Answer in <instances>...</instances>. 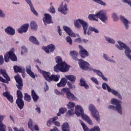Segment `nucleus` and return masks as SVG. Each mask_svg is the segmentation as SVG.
I'll return each instance as SVG.
<instances>
[{
  "label": "nucleus",
  "instance_id": "nucleus-38",
  "mask_svg": "<svg viewBox=\"0 0 131 131\" xmlns=\"http://www.w3.org/2000/svg\"><path fill=\"white\" fill-rule=\"evenodd\" d=\"M67 111V108L61 107L59 110V113L57 114V116H61V114H64Z\"/></svg>",
  "mask_w": 131,
  "mask_h": 131
},
{
  "label": "nucleus",
  "instance_id": "nucleus-46",
  "mask_svg": "<svg viewBox=\"0 0 131 131\" xmlns=\"http://www.w3.org/2000/svg\"><path fill=\"white\" fill-rule=\"evenodd\" d=\"M89 29L90 30V31H94V32H95V33H99V30L95 28L89 27Z\"/></svg>",
  "mask_w": 131,
  "mask_h": 131
},
{
  "label": "nucleus",
  "instance_id": "nucleus-14",
  "mask_svg": "<svg viewBox=\"0 0 131 131\" xmlns=\"http://www.w3.org/2000/svg\"><path fill=\"white\" fill-rule=\"evenodd\" d=\"M43 21L44 22L45 25L47 24H51L53 23V20H52V16L51 15L45 13V17L43 18Z\"/></svg>",
  "mask_w": 131,
  "mask_h": 131
},
{
  "label": "nucleus",
  "instance_id": "nucleus-48",
  "mask_svg": "<svg viewBox=\"0 0 131 131\" xmlns=\"http://www.w3.org/2000/svg\"><path fill=\"white\" fill-rule=\"evenodd\" d=\"M106 40L110 43H115V41L111 38H106Z\"/></svg>",
  "mask_w": 131,
  "mask_h": 131
},
{
  "label": "nucleus",
  "instance_id": "nucleus-6",
  "mask_svg": "<svg viewBox=\"0 0 131 131\" xmlns=\"http://www.w3.org/2000/svg\"><path fill=\"white\" fill-rule=\"evenodd\" d=\"M111 104L113 105H116V107H115L114 105H110L108 106V109H113L114 111L116 110L119 114H122V108L120 105V101L113 98L111 100Z\"/></svg>",
  "mask_w": 131,
  "mask_h": 131
},
{
  "label": "nucleus",
  "instance_id": "nucleus-63",
  "mask_svg": "<svg viewBox=\"0 0 131 131\" xmlns=\"http://www.w3.org/2000/svg\"><path fill=\"white\" fill-rule=\"evenodd\" d=\"M51 119L52 120V122L54 123L58 119V117H54L53 118H51Z\"/></svg>",
  "mask_w": 131,
  "mask_h": 131
},
{
  "label": "nucleus",
  "instance_id": "nucleus-51",
  "mask_svg": "<svg viewBox=\"0 0 131 131\" xmlns=\"http://www.w3.org/2000/svg\"><path fill=\"white\" fill-rule=\"evenodd\" d=\"M67 41L71 46V45H72V39H71V37H70V36H67Z\"/></svg>",
  "mask_w": 131,
  "mask_h": 131
},
{
  "label": "nucleus",
  "instance_id": "nucleus-9",
  "mask_svg": "<svg viewBox=\"0 0 131 131\" xmlns=\"http://www.w3.org/2000/svg\"><path fill=\"white\" fill-rule=\"evenodd\" d=\"M89 110L91 112L93 117H94L98 122H99L100 115H99V112H98L95 106L93 104H90L89 105Z\"/></svg>",
  "mask_w": 131,
  "mask_h": 131
},
{
  "label": "nucleus",
  "instance_id": "nucleus-11",
  "mask_svg": "<svg viewBox=\"0 0 131 131\" xmlns=\"http://www.w3.org/2000/svg\"><path fill=\"white\" fill-rule=\"evenodd\" d=\"M79 49L80 50L79 54L82 59H84L86 57H89V52L82 46L79 45Z\"/></svg>",
  "mask_w": 131,
  "mask_h": 131
},
{
  "label": "nucleus",
  "instance_id": "nucleus-33",
  "mask_svg": "<svg viewBox=\"0 0 131 131\" xmlns=\"http://www.w3.org/2000/svg\"><path fill=\"white\" fill-rule=\"evenodd\" d=\"M31 97L34 101V102H37V100L39 99L38 95L36 94V93H35V91L34 90L31 91Z\"/></svg>",
  "mask_w": 131,
  "mask_h": 131
},
{
  "label": "nucleus",
  "instance_id": "nucleus-31",
  "mask_svg": "<svg viewBox=\"0 0 131 131\" xmlns=\"http://www.w3.org/2000/svg\"><path fill=\"white\" fill-rule=\"evenodd\" d=\"M65 77L67 78L69 81H71L72 83H74L75 80H76V77L73 75H66Z\"/></svg>",
  "mask_w": 131,
  "mask_h": 131
},
{
  "label": "nucleus",
  "instance_id": "nucleus-13",
  "mask_svg": "<svg viewBox=\"0 0 131 131\" xmlns=\"http://www.w3.org/2000/svg\"><path fill=\"white\" fill-rule=\"evenodd\" d=\"M42 49L44 50L46 53L49 54L50 52H54V50H56V47L53 44H50L47 47H42Z\"/></svg>",
  "mask_w": 131,
  "mask_h": 131
},
{
  "label": "nucleus",
  "instance_id": "nucleus-59",
  "mask_svg": "<svg viewBox=\"0 0 131 131\" xmlns=\"http://www.w3.org/2000/svg\"><path fill=\"white\" fill-rule=\"evenodd\" d=\"M57 28H58V32L59 33V35H60V36H61V35H62V33H61V31H62V30H61V28L59 26L57 27Z\"/></svg>",
  "mask_w": 131,
  "mask_h": 131
},
{
  "label": "nucleus",
  "instance_id": "nucleus-60",
  "mask_svg": "<svg viewBox=\"0 0 131 131\" xmlns=\"http://www.w3.org/2000/svg\"><path fill=\"white\" fill-rule=\"evenodd\" d=\"M46 86L44 88L45 92L49 90V86H48V83L47 82H45Z\"/></svg>",
  "mask_w": 131,
  "mask_h": 131
},
{
  "label": "nucleus",
  "instance_id": "nucleus-42",
  "mask_svg": "<svg viewBox=\"0 0 131 131\" xmlns=\"http://www.w3.org/2000/svg\"><path fill=\"white\" fill-rule=\"evenodd\" d=\"M74 114V111H72L71 110H69L66 114V116H67V117H70V116H72Z\"/></svg>",
  "mask_w": 131,
  "mask_h": 131
},
{
  "label": "nucleus",
  "instance_id": "nucleus-35",
  "mask_svg": "<svg viewBox=\"0 0 131 131\" xmlns=\"http://www.w3.org/2000/svg\"><path fill=\"white\" fill-rule=\"evenodd\" d=\"M29 39L30 41H31V42H32L35 45H38V46H39V42L38 41V40H37V39H36V38H35L34 36H30Z\"/></svg>",
  "mask_w": 131,
  "mask_h": 131
},
{
  "label": "nucleus",
  "instance_id": "nucleus-4",
  "mask_svg": "<svg viewBox=\"0 0 131 131\" xmlns=\"http://www.w3.org/2000/svg\"><path fill=\"white\" fill-rule=\"evenodd\" d=\"M14 79L17 82V84L16 85L18 89L16 91L17 99H23V94L22 93V88H23V80L19 75L15 76Z\"/></svg>",
  "mask_w": 131,
  "mask_h": 131
},
{
  "label": "nucleus",
  "instance_id": "nucleus-19",
  "mask_svg": "<svg viewBox=\"0 0 131 131\" xmlns=\"http://www.w3.org/2000/svg\"><path fill=\"white\" fill-rule=\"evenodd\" d=\"M3 95L4 97H5V98L10 102V103H13L14 102L13 96L8 92L6 91L5 92H3Z\"/></svg>",
  "mask_w": 131,
  "mask_h": 131
},
{
  "label": "nucleus",
  "instance_id": "nucleus-1",
  "mask_svg": "<svg viewBox=\"0 0 131 131\" xmlns=\"http://www.w3.org/2000/svg\"><path fill=\"white\" fill-rule=\"evenodd\" d=\"M55 61L57 64L54 67L55 72H68L69 71L70 66L67 64L65 61L63 62L60 56L56 57Z\"/></svg>",
  "mask_w": 131,
  "mask_h": 131
},
{
  "label": "nucleus",
  "instance_id": "nucleus-52",
  "mask_svg": "<svg viewBox=\"0 0 131 131\" xmlns=\"http://www.w3.org/2000/svg\"><path fill=\"white\" fill-rule=\"evenodd\" d=\"M91 80L94 82L95 84H99V81H98V80L96 78L91 77Z\"/></svg>",
  "mask_w": 131,
  "mask_h": 131
},
{
  "label": "nucleus",
  "instance_id": "nucleus-40",
  "mask_svg": "<svg viewBox=\"0 0 131 131\" xmlns=\"http://www.w3.org/2000/svg\"><path fill=\"white\" fill-rule=\"evenodd\" d=\"M74 107H75V103L74 102H70L68 104V108L70 110L74 111Z\"/></svg>",
  "mask_w": 131,
  "mask_h": 131
},
{
  "label": "nucleus",
  "instance_id": "nucleus-22",
  "mask_svg": "<svg viewBox=\"0 0 131 131\" xmlns=\"http://www.w3.org/2000/svg\"><path fill=\"white\" fill-rule=\"evenodd\" d=\"M5 31L6 33L8 34L9 35H15V29L11 27H7Z\"/></svg>",
  "mask_w": 131,
  "mask_h": 131
},
{
  "label": "nucleus",
  "instance_id": "nucleus-7",
  "mask_svg": "<svg viewBox=\"0 0 131 131\" xmlns=\"http://www.w3.org/2000/svg\"><path fill=\"white\" fill-rule=\"evenodd\" d=\"M10 59L14 62H16L18 60L13 51H9L4 55V60L6 63H8L10 61Z\"/></svg>",
  "mask_w": 131,
  "mask_h": 131
},
{
  "label": "nucleus",
  "instance_id": "nucleus-36",
  "mask_svg": "<svg viewBox=\"0 0 131 131\" xmlns=\"http://www.w3.org/2000/svg\"><path fill=\"white\" fill-rule=\"evenodd\" d=\"M62 131H70V127L68 123H64L62 125Z\"/></svg>",
  "mask_w": 131,
  "mask_h": 131
},
{
  "label": "nucleus",
  "instance_id": "nucleus-54",
  "mask_svg": "<svg viewBox=\"0 0 131 131\" xmlns=\"http://www.w3.org/2000/svg\"><path fill=\"white\" fill-rule=\"evenodd\" d=\"M103 58L105 59V60H106V61H109L110 62L112 61V60L108 58V56H107L106 54H103Z\"/></svg>",
  "mask_w": 131,
  "mask_h": 131
},
{
  "label": "nucleus",
  "instance_id": "nucleus-15",
  "mask_svg": "<svg viewBox=\"0 0 131 131\" xmlns=\"http://www.w3.org/2000/svg\"><path fill=\"white\" fill-rule=\"evenodd\" d=\"M63 30H64V31H66V32H67L69 35L71 36V37H76V35L74 33H73V31H72V30H71L70 28L67 26H64L63 27Z\"/></svg>",
  "mask_w": 131,
  "mask_h": 131
},
{
  "label": "nucleus",
  "instance_id": "nucleus-3",
  "mask_svg": "<svg viewBox=\"0 0 131 131\" xmlns=\"http://www.w3.org/2000/svg\"><path fill=\"white\" fill-rule=\"evenodd\" d=\"M99 18L102 22H106L108 20V16L103 10H101L96 14H90L89 19L91 21H99Z\"/></svg>",
  "mask_w": 131,
  "mask_h": 131
},
{
  "label": "nucleus",
  "instance_id": "nucleus-43",
  "mask_svg": "<svg viewBox=\"0 0 131 131\" xmlns=\"http://www.w3.org/2000/svg\"><path fill=\"white\" fill-rule=\"evenodd\" d=\"M67 83L68 88L71 89V90H74L75 89V85H73L71 82L68 81Z\"/></svg>",
  "mask_w": 131,
  "mask_h": 131
},
{
  "label": "nucleus",
  "instance_id": "nucleus-30",
  "mask_svg": "<svg viewBox=\"0 0 131 131\" xmlns=\"http://www.w3.org/2000/svg\"><path fill=\"white\" fill-rule=\"evenodd\" d=\"M80 86H83L85 90H88V89H90V86H89V84L85 82L84 79L82 78L80 80Z\"/></svg>",
  "mask_w": 131,
  "mask_h": 131
},
{
  "label": "nucleus",
  "instance_id": "nucleus-28",
  "mask_svg": "<svg viewBox=\"0 0 131 131\" xmlns=\"http://www.w3.org/2000/svg\"><path fill=\"white\" fill-rule=\"evenodd\" d=\"M5 117V116L0 114V131H6V125L3 124V120H4Z\"/></svg>",
  "mask_w": 131,
  "mask_h": 131
},
{
  "label": "nucleus",
  "instance_id": "nucleus-39",
  "mask_svg": "<svg viewBox=\"0 0 131 131\" xmlns=\"http://www.w3.org/2000/svg\"><path fill=\"white\" fill-rule=\"evenodd\" d=\"M80 20H82V19H77L74 21V26L77 28H80L81 27V24H80Z\"/></svg>",
  "mask_w": 131,
  "mask_h": 131
},
{
  "label": "nucleus",
  "instance_id": "nucleus-32",
  "mask_svg": "<svg viewBox=\"0 0 131 131\" xmlns=\"http://www.w3.org/2000/svg\"><path fill=\"white\" fill-rule=\"evenodd\" d=\"M13 70L15 73H20V72H23L24 71V68H21L17 66H14L13 67Z\"/></svg>",
  "mask_w": 131,
  "mask_h": 131
},
{
  "label": "nucleus",
  "instance_id": "nucleus-53",
  "mask_svg": "<svg viewBox=\"0 0 131 131\" xmlns=\"http://www.w3.org/2000/svg\"><path fill=\"white\" fill-rule=\"evenodd\" d=\"M75 42H78L79 43H82V40H81V38H78L74 40Z\"/></svg>",
  "mask_w": 131,
  "mask_h": 131
},
{
  "label": "nucleus",
  "instance_id": "nucleus-44",
  "mask_svg": "<svg viewBox=\"0 0 131 131\" xmlns=\"http://www.w3.org/2000/svg\"><path fill=\"white\" fill-rule=\"evenodd\" d=\"M94 2H95V3H97V4H99V5H101V6H106V3L104 2H103L102 0H93Z\"/></svg>",
  "mask_w": 131,
  "mask_h": 131
},
{
  "label": "nucleus",
  "instance_id": "nucleus-21",
  "mask_svg": "<svg viewBox=\"0 0 131 131\" xmlns=\"http://www.w3.org/2000/svg\"><path fill=\"white\" fill-rule=\"evenodd\" d=\"M68 10V9H67V5L64 4L63 7V3H62L61 6H60L58 9L59 12H60V13L64 14H67Z\"/></svg>",
  "mask_w": 131,
  "mask_h": 131
},
{
  "label": "nucleus",
  "instance_id": "nucleus-17",
  "mask_svg": "<svg viewBox=\"0 0 131 131\" xmlns=\"http://www.w3.org/2000/svg\"><path fill=\"white\" fill-rule=\"evenodd\" d=\"M29 28V24H25L23 25L19 29L17 30L19 33H23L24 32H27L28 28Z\"/></svg>",
  "mask_w": 131,
  "mask_h": 131
},
{
  "label": "nucleus",
  "instance_id": "nucleus-23",
  "mask_svg": "<svg viewBox=\"0 0 131 131\" xmlns=\"http://www.w3.org/2000/svg\"><path fill=\"white\" fill-rule=\"evenodd\" d=\"M16 104L17 105V106L20 109V110H22V109H23V107L25 106L23 99H16Z\"/></svg>",
  "mask_w": 131,
  "mask_h": 131
},
{
  "label": "nucleus",
  "instance_id": "nucleus-26",
  "mask_svg": "<svg viewBox=\"0 0 131 131\" xmlns=\"http://www.w3.org/2000/svg\"><path fill=\"white\" fill-rule=\"evenodd\" d=\"M66 84H67V80L65 78H62L60 81L57 84V85L58 88H64Z\"/></svg>",
  "mask_w": 131,
  "mask_h": 131
},
{
  "label": "nucleus",
  "instance_id": "nucleus-29",
  "mask_svg": "<svg viewBox=\"0 0 131 131\" xmlns=\"http://www.w3.org/2000/svg\"><path fill=\"white\" fill-rule=\"evenodd\" d=\"M0 74H2L4 78H6L8 81H10V77H9V75H8V74L7 73V71L5 69H0Z\"/></svg>",
  "mask_w": 131,
  "mask_h": 131
},
{
  "label": "nucleus",
  "instance_id": "nucleus-10",
  "mask_svg": "<svg viewBox=\"0 0 131 131\" xmlns=\"http://www.w3.org/2000/svg\"><path fill=\"white\" fill-rule=\"evenodd\" d=\"M106 88H107V92H108V93H112L113 94V95H114L115 96H117V97H118V98H119V99H120V100H121V99H122L121 95H120V94H119L118 92H117L113 89V90L111 89L110 86H109V85H108V84H107V83H103L102 84L103 90H105L106 89Z\"/></svg>",
  "mask_w": 131,
  "mask_h": 131
},
{
  "label": "nucleus",
  "instance_id": "nucleus-8",
  "mask_svg": "<svg viewBox=\"0 0 131 131\" xmlns=\"http://www.w3.org/2000/svg\"><path fill=\"white\" fill-rule=\"evenodd\" d=\"M61 93L66 94L67 99L70 101L72 100H76V97L74 96V94H72L70 91V89L68 88H62L61 90Z\"/></svg>",
  "mask_w": 131,
  "mask_h": 131
},
{
  "label": "nucleus",
  "instance_id": "nucleus-18",
  "mask_svg": "<svg viewBox=\"0 0 131 131\" xmlns=\"http://www.w3.org/2000/svg\"><path fill=\"white\" fill-rule=\"evenodd\" d=\"M41 74L42 75L43 77H44L46 81L48 82H50L51 80V73L49 72H46V71H43Z\"/></svg>",
  "mask_w": 131,
  "mask_h": 131
},
{
  "label": "nucleus",
  "instance_id": "nucleus-64",
  "mask_svg": "<svg viewBox=\"0 0 131 131\" xmlns=\"http://www.w3.org/2000/svg\"><path fill=\"white\" fill-rule=\"evenodd\" d=\"M36 67L38 71L39 72H40V73H41L43 71V70H40V69H39V67L38 66H36Z\"/></svg>",
  "mask_w": 131,
  "mask_h": 131
},
{
  "label": "nucleus",
  "instance_id": "nucleus-47",
  "mask_svg": "<svg viewBox=\"0 0 131 131\" xmlns=\"http://www.w3.org/2000/svg\"><path fill=\"white\" fill-rule=\"evenodd\" d=\"M9 81H10L11 80H10ZM9 81L7 80V79L6 80V79H4V78H3V77H1V76L0 77V81L1 82H4V83H9Z\"/></svg>",
  "mask_w": 131,
  "mask_h": 131
},
{
  "label": "nucleus",
  "instance_id": "nucleus-49",
  "mask_svg": "<svg viewBox=\"0 0 131 131\" xmlns=\"http://www.w3.org/2000/svg\"><path fill=\"white\" fill-rule=\"evenodd\" d=\"M112 18L114 21H117V20H118V16H117V15L116 13H114L112 14Z\"/></svg>",
  "mask_w": 131,
  "mask_h": 131
},
{
  "label": "nucleus",
  "instance_id": "nucleus-24",
  "mask_svg": "<svg viewBox=\"0 0 131 131\" xmlns=\"http://www.w3.org/2000/svg\"><path fill=\"white\" fill-rule=\"evenodd\" d=\"M120 19L124 24V26L126 27V29H128V24H129L130 23L126 18H124V17H123L122 15L120 16Z\"/></svg>",
  "mask_w": 131,
  "mask_h": 131
},
{
  "label": "nucleus",
  "instance_id": "nucleus-57",
  "mask_svg": "<svg viewBox=\"0 0 131 131\" xmlns=\"http://www.w3.org/2000/svg\"><path fill=\"white\" fill-rule=\"evenodd\" d=\"M52 122H52V119H50L47 121V124L48 126H51V124H52Z\"/></svg>",
  "mask_w": 131,
  "mask_h": 131
},
{
  "label": "nucleus",
  "instance_id": "nucleus-61",
  "mask_svg": "<svg viewBox=\"0 0 131 131\" xmlns=\"http://www.w3.org/2000/svg\"><path fill=\"white\" fill-rule=\"evenodd\" d=\"M14 131H25L24 130V128H20L19 129H18L17 128H14Z\"/></svg>",
  "mask_w": 131,
  "mask_h": 131
},
{
  "label": "nucleus",
  "instance_id": "nucleus-34",
  "mask_svg": "<svg viewBox=\"0 0 131 131\" xmlns=\"http://www.w3.org/2000/svg\"><path fill=\"white\" fill-rule=\"evenodd\" d=\"M59 78H60V75L52 74L51 75L50 82L51 81H59Z\"/></svg>",
  "mask_w": 131,
  "mask_h": 131
},
{
  "label": "nucleus",
  "instance_id": "nucleus-58",
  "mask_svg": "<svg viewBox=\"0 0 131 131\" xmlns=\"http://www.w3.org/2000/svg\"><path fill=\"white\" fill-rule=\"evenodd\" d=\"M54 92L56 93V94L58 95V96H60V95H62V93L60 92V91H58L57 89H55Z\"/></svg>",
  "mask_w": 131,
  "mask_h": 131
},
{
  "label": "nucleus",
  "instance_id": "nucleus-20",
  "mask_svg": "<svg viewBox=\"0 0 131 131\" xmlns=\"http://www.w3.org/2000/svg\"><path fill=\"white\" fill-rule=\"evenodd\" d=\"M80 24L82 25L83 29L84 34L86 35V31H88V28H89V24L87 22L85 21L84 20H80Z\"/></svg>",
  "mask_w": 131,
  "mask_h": 131
},
{
  "label": "nucleus",
  "instance_id": "nucleus-41",
  "mask_svg": "<svg viewBox=\"0 0 131 131\" xmlns=\"http://www.w3.org/2000/svg\"><path fill=\"white\" fill-rule=\"evenodd\" d=\"M24 95H25V96H24L25 101H27V102H31V96H30V95H28V93H25Z\"/></svg>",
  "mask_w": 131,
  "mask_h": 131
},
{
  "label": "nucleus",
  "instance_id": "nucleus-5",
  "mask_svg": "<svg viewBox=\"0 0 131 131\" xmlns=\"http://www.w3.org/2000/svg\"><path fill=\"white\" fill-rule=\"evenodd\" d=\"M75 114L79 117V116H81L82 118L84 119L85 121H86L89 124L91 125H93V122L91 118L89 117V116H86V115L84 114L83 112V109L80 106L77 105L75 108Z\"/></svg>",
  "mask_w": 131,
  "mask_h": 131
},
{
  "label": "nucleus",
  "instance_id": "nucleus-55",
  "mask_svg": "<svg viewBox=\"0 0 131 131\" xmlns=\"http://www.w3.org/2000/svg\"><path fill=\"white\" fill-rule=\"evenodd\" d=\"M4 64V57L3 55L0 56V65H3Z\"/></svg>",
  "mask_w": 131,
  "mask_h": 131
},
{
  "label": "nucleus",
  "instance_id": "nucleus-45",
  "mask_svg": "<svg viewBox=\"0 0 131 131\" xmlns=\"http://www.w3.org/2000/svg\"><path fill=\"white\" fill-rule=\"evenodd\" d=\"M94 72H96V74L101 77L103 75V73L100 71V70L94 69L93 70Z\"/></svg>",
  "mask_w": 131,
  "mask_h": 131
},
{
  "label": "nucleus",
  "instance_id": "nucleus-2",
  "mask_svg": "<svg viewBox=\"0 0 131 131\" xmlns=\"http://www.w3.org/2000/svg\"><path fill=\"white\" fill-rule=\"evenodd\" d=\"M70 56H71L73 60L79 61V64L81 69H82L83 70H88V69H89L90 67V63L86 62L82 59H78V58H77L78 57V52H77V51H72L70 52Z\"/></svg>",
  "mask_w": 131,
  "mask_h": 131
},
{
  "label": "nucleus",
  "instance_id": "nucleus-27",
  "mask_svg": "<svg viewBox=\"0 0 131 131\" xmlns=\"http://www.w3.org/2000/svg\"><path fill=\"white\" fill-rule=\"evenodd\" d=\"M26 72L31 77L35 78V75H34V73L31 71V67H30V65H28L26 67Z\"/></svg>",
  "mask_w": 131,
  "mask_h": 131
},
{
  "label": "nucleus",
  "instance_id": "nucleus-16",
  "mask_svg": "<svg viewBox=\"0 0 131 131\" xmlns=\"http://www.w3.org/2000/svg\"><path fill=\"white\" fill-rule=\"evenodd\" d=\"M28 127L30 128L32 131L36 130L38 131L39 130V128H38V126L37 125H33V122L31 120V119H30L28 122Z\"/></svg>",
  "mask_w": 131,
  "mask_h": 131
},
{
  "label": "nucleus",
  "instance_id": "nucleus-25",
  "mask_svg": "<svg viewBox=\"0 0 131 131\" xmlns=\"http://www.w3.org/2000/svg\"><path fill=\"white\" fill-rule=\"evenodd\" d=\"M25 1L27 2V4H28V5H29V6L30 7L31 11V12H32L33 14L35 15V16H38V13H37V12H36V10L34 9V7H33V6L32 5V4L31 3V1H30V0H25Z\"/></svg>",
  "mask_w": 131,
  "mask_h": 131
},
{
  "label": "nucleus",
  "instance_id": "nucleus-50",
  "mask_svg": "<svg viewBox=\"0 0 131 131\" xmlns=\"http://www.w3.org/2000/svg\"><path fill=\"white\" fill-rule=\"evenodd\" d=\"M22 51L21 52V54L23 55L24 53H27V49L25 46L21 47Z\"/></svg>",
  "mask_w": 131,
  "mask_h": 131
},
{
  "label": "nucleus",
  "instance_id": "nucleus-56",
  "mask_svg": "<svg viewBox=\"0 0 131 131\" xmlns=\"http://www.w3.org/2000/svg\"><path fill=\"white\" fill-rule=\"evenodd\" d=\"M50 12H51V13H55L56 11L55 10V8L53 6H51L50 8Z\"/></svg>",
  "mask_w": 131,
  "mask_h": 131
},
{
  "label": "nucleus",
  "instance_id": "nucleus-12",
  "mask_svg": "<svg viewBox=\"0 0 131 131\" xmlns=\"http://www.w3.org/2000/svg\"><path fill=\"white\" fill-rule=\"evenodd\" d=\"M81 125H82L84 131H100V127L98 126H96L94 128L90 129L86 125H85L82 121H81Z\"/></svg>",
  "mask_w": 131,
  "mask_h": 131
},
{
  "label": "nucleus",
  "instance_id": "nucleus-37",
  "mask_svg": "<svg viewBox=\"0 0 131 131\" xmlns=\"http://www.w3.org/2000/svg\"><path fill=\"white\" fill-rule=\"evenodd\" d=\"M30 27L31 29H32V30H37V24H36V23L35 21H31L30 23Z\"/></svg>",
  "mask_w": 131,
  "mask_h": 131
},
{
  "label": "nucleus",
  "instance_id": "nucleus-62",
  "mask_svg": "<svg viewBox=\"0 0 131 131\" xmlns=\"http://www.w3.org/2000/svg\"><path fill=\"white\" fill-rule=\"evenodd\" d=\"M53 123H54V125H56V126H60V125H61V124H60V122H59L58 121L54 122Z\"/></svg>",
  "mask_w": 131,
  "mask_h": 131
}]
</instances>
